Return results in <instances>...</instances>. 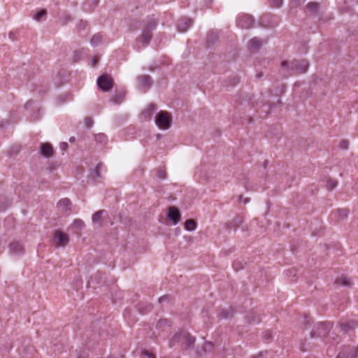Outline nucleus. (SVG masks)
Listing matches in <instances>:
<instances>
[{"label": "nucleus", "mask_w": 358, "mask_h": 358, "mask_svg": "<svg viewBox=\"0 0 358 358\" xmlns=\"http://www.w3.org/2000/svg\"><path fill=\"white\" fill-rule=\"evenodd\" d=\"M262 45L261 41L258 38H252L250 41V47L251 49L256 50Z\"/></svg>", "instance_id": "18"}, {"label": "nucleus", "mask_w": 358, "mask_h": 358, "mask_svg": "<svg viewBox=\"0 0 358 358\" xmlns=\"http://www.w3.org/2000/svg\"><path fill=\"white\" fill-rule=\"evenodd\" d=\"M335 285L337 286H342V287H350L352 286L353 282L350 278L342 275L339 277H338L335 280Z\"/></svg>", "instance_id": "11"}, {"label": "nucleus", "mask_w": 358, "mask_h": 358, "mask_svg": "<svg viewBox=\"0 0 358 358\" xmlns=\"http://www.w3.org/2000/svg\"><path fill=\"white\" fill-rule=\"evenodd\" d=\"M70 204V201L68 199H62L59 201V205H62L64 206H68Z\"/></svg>", "instance_id": "26"}, {"label": "nucleus", "mask_w": 358, "mask_h": 358, "mask_svg": "<svg viewBox=\"0 0 358 358\" xmlns=\"http://www.w3.org/2000/svg\"><path fill=\"white\" fill-rule=\"evenodd\" d=\"M254 20L249 15H243L238 19L237 24L243 29H250L252 27Z\"/></svg>", "instance_id": "8"}, {"label": "nucleus", "mask_w": 358, "mask_h": 358, "mask_svg": "<svg viewBox=\"0 0 358 358\" xmlns=\"http://www.w3.org/2000/svg\"><path fill=\"white\" fill-rule=\"evenodd\" d=\"M145 355L148 357V358H155V356L154 355H152V353L150 352H145Z\"/></svg>", "instance_id": "32"}, {"label": "nucleus", "mask_w": 358, "mask_h": 358, "mask_svg": "<svg viewBox=\"0 0 358 358\" xmlns=\"http://www.w3.org/2000/svg\"><path fill=\"white\" fill-rule=\"evenodd\" d=\"M96 140L104 141L106 139V136L103 134H99L96 137Z\"/></svg>", "instance_id": "28"}, {"label": "nucleus", "mask_w": 358, "mask_h": 358, "mask_svg": "<svg viewBox=\"0 0 358 358\" xmlns=\"http://www.w3.org/2000/svg\"><path fill=\"white\" fill-rule=\"evenodd\" d=\"M92 62H93V66H95L96 63L97 62V59H96V58H94V59L92 60Z\"/></svg>", "instance_id": "38"}, {"label": "nucleus", "mask_w": 358, "mask_h": 358, "mask_svg": "<svg viewBox=\"0 0 358 358\" xmlns=\"http://www.w3.org/2000/svg\"><path fill=\"white\" fill-rule=\"evenodd\" d=\"M268 17V15H264L262 17V22L263 23L266 22V19Z\"/></svg>", "instance_id": "33"}, {"label": "nucleus", "mask_w": 358, "mask_h": 358, "mask_svg": "<svg viewBox=\"0 0 358 358\" xmlns=\"http://www.w3.org/2000/svg\"><path fill=\"white\" fill-rule=\"evenodd\" d=\"M86 124L88 127H90L92 124V120L91 118L86 119Z\"/></svg>", "instance_id": "30"}, {"label": "nucleus", "mask_w": 358, "mask_h": 358, "mask_svg": "<svg viewBox=\"0 0 358 358\" xmlns=\"http://www.w3.org/2000/svg\"><path fill=\"white\" fill-rule=\"evenodd\" d=\"M357 327V324L355 321H351L346 323H343L341 325V329L344 332H348L350 330H352Z\"/></svg>", "instance_id": "15"}, {"label": "nucleus", "mask_w": 358, "mask_h": 358, "mask_svg": "<svg viewBox=\"0 0 358 358\" xmlns=\"http://www.w3.org/2000/svg\"><path fill=\"white\" fill-rule=\"evenodd\" d=\"M196 222L192 219L187 220L185 222V229L187 231H194L196 229Z\"/></svg>", "instance_id": "16"}, {"label": "nucleus", "mask_w": 358, "mask_h": 358, "mask_svg": "<svg viewBox=\"0 0 358 358\" xmlns=\"http://www.w3.org/2000/svg\"><path fill=\"white\" fill-rule=\"evenodd\" d=\"M103 210H99L94 213L92 217L93 222H99L101 219L102 214L103 213Z\"/></svg>", "instance_id": "23"}, {"label": "nucleus", "mask_w": 358, "mask_h": 358, "mask_svg": "<svg viewBox=\"0 0 358 358\" xmlns=\"http://www.w3.org/2000/svg\"><path fill=\"white\" fill-rule=\"evenodd\" d=\"M100 166H101V165H98L96 168V172L97 176H99V170Z\"/></svg>", "instance_id": "36"}, {"label": "nucleus", "mask_w": 358, "mask_h": 358, "mask_svg": "<svg viewBox=\"0 0 358 358\" xmlns=\"http://www.w3.org/2000/svg\"><path fill=\"white\" fill-rule=\"evenodd\" d=\"M322 185L329 191L334 190L338 185V182L336 179L331 178L329 176L324 177L322 180Z\"/></svg>", "instance_id": "10"}, {"label": "nucleus", "mask_w": 358, "mask_h": 358, "mask_svg": "<svg viewBox=\"0 0 358 358\" xmlns=\"http://www.w3.org/2000/svg\"><path fill=\"white\" fill-rule=\"evenodd\" d=\"M138 80L141 83L145 84L148 86L150 85V78L148 76H141L139 77Z\"/></svg>", "instance_id": "22"}, {"label": "nucleus", "mask_w": 358, "mask_h": 358, "mask_svg": "<svg viewBox=\"0 0 358 358\" xmlns=\"http://www.w3.org/2000/svg\"><path fill=\"white\" fill-rule=\"evenodd\" d=\"M306 0H290V3L293 6H299L305 2Z\"/></svg>", "instance_id": "25"}, {"label": "nucleus", "mask_w": 358, "mask_h": 358, "mask_svg": "<svg viewBox=\"0 0 358 358\" xmlns=\"http://www.w3.org/2000/svg\"><path fill=\"white\" fill-rule=\"evenodd\" d=\"M194 341V338L186 331L176 334L173 338V342L185 343L187 346H190Z\"/></svg>", "instance_id": "5"}, {"label": "nucleus", "mask_w": 358, "mask_h": 358, "mask_svg": "<svg viewBox=\"0 0 358 358\" xmlns=\"http://www.w3.org/2000/svg\"><path fill=\"white\" fill-rule=\"evenodd\" d=\"M148 110L152 113V111H154V110H155V106H154V105H150V106H149Z\"/></svg>", "instance_id": "31"}, {"label": "nucleus", "mask_w": 358, "mask_h": 358, "mask_svg": "<svg viewBox=\"0 0 358 358\" xmlns=\"http://www.w3.org/2000/svg\"><path fill=\"white\" fill-rule=\"evenodd\" d=\"M282 66H285L287 65V61H284L282 62L281 64Z\"/></svg>", "instance_id": "37"}, {"label": "nucleus", "mask_w": 358, "mask_h": 358, "mask_svg": "<svg viewBox=\"0 0 358 358\" xmlns=\"http://www.w3.org/2000/svg\"><path fill=\"white\" fill-rule=\"evenodd\" d=\"M102 40V36L100 34H95L91 39V43L93 45H98Z\"/></svg>", "instance_id": "19"}, {"label": "nucleus", "mask_w": 358, "mask_h": 358, "mask_svg": "<svg viewBox=\"0 0 358 358\" xmlns=\"http://www.w3.org/2000/svg\"><path fill=\"white\" fill-rule=\"evenodd\" d=\"M332 327L329 322H319L317 324V334L320 337H325L328 335Z\"/></svg>", "instance_id": "7"}, {"label": "nucleus", "mask_w": 358, "mask_h": 358, "mask_svg": "<svg viewBox=\"0 0 358 358\" xmlns=\"http://www.w3.org/2000/svg\"><path fill=\"white\" fill-rule=\"evenodd\" d=\"M308 69V64L306 62H301L300 64V66L297 67L296 70L299 73H305Z\"/></svg>", "instance_id": "21"}, {"label": "nucleus", "mask_w": 358, "mask_h": 358, "mask_svg": "<svg viewBox=\"0 0 358 358\" xmlns=\"http://www.w3.org/2000/svg\"><path fill=\"white\" fill-rule=\"evenodd\" d=\"M40 150L41 155L47 157H50L53 152L52 147L48 143H41Z\"/></svg>", "instance_id": "13"}, {"label": "nucleus", "mask_w": 358, "mask_h": 358, "mask_svg": "<svg viewBox=\"0 0 358 358\" xmlns=\"http://www.w3.org/2000/svg\"><path fill=\"white\" fill-rule=\"evenodd\" d=\"M358 347L346 346L344 347L341 352L338 355L337 358H357Z\"/></svg>", "instance_id": "4"}, {"label": "nucleus", "mask_w": 358, "mask_h": 358, "mask_svg": "<svg viewBox=\"0 0 358 358\" xmlns=\"http://www.w3.org/2000/svg\"><path fill=\"white\" fill-rule=\"evenodd\" d=\"M206 345H208V346H209V347H211V346H212V345H211V343H207V344H206Z\"/></svg>", "instance_id": "41"}, {"label": "nucleus", "mask_w": 358, "mask_h": 358, "mask_svg": "<svg viewBox=\"0 0 358 358\" xmlns=\"http://www.w3.org/2000/svg\"><path fill=\"white\" fill-rule=\"evenodd\" d=\"M10 250L13 253H20L23 250V247L19 243H13L10 245Z\"/></svg>", "instance_id": "17"}, {"label": "nucleus", "mask_w": 358, "mask_h": 358, "mask_svg": "<svg viewBox=\"0 0 358 358\" xmlns=\"http://www.w3.org/2000/svg\"><path fill=\"white\" fill-rule=\"evenodd\" d=\"M168 216L174 224H176L180 220V213L178 208L174 206L169 208Z\"/></svg>", "instance_id": "12"}, {"label": "nucleus", "mask_w": 358, "mask_h": 358, "mask_svg": "<svg viewBox=\"0 0 358 358\" xmlns=\"http://www.w3.org/2000/svg\"><path fill=\"white\" fill-rule=\"evenodd\" d=\"M233 266H234V268L235 269H238V268L236 267V263L234 264Z\"/></svg>", "instance_id": "40"}, {"label": "nucleus", "mask_w": 358, "mask_h": 358, "mask_svg": "<svg viewBox=\"0 0 358 358\" xmlns=\"http://www.w3.org/2000/svg\"><path fill=\"white\" fill-rule=\"evenodd\" d=\"M273 7L279 8L282 6V0H270Z\"/></svg>", "instance_id": "24"}, {"label": "nucleus", "mask_w": 358, "mask_h": 358, "mask_svg": "<svg viewBox=\"0 0 358 358\" xmlns=\"http://www.w3.org/2000/svg\"><path fill=\"white\" fill-rule=\"evenodd\" d=\"M314 6H315V11L317 10V4L315 2V4H314Z\"/></svg>", "instance_id": "39"}, {"label": "nucleus", "mask_w": 358, "mask_h": 358, "mask_svg": "<svg viewBox=\"0 0 358 358\" xmlns=\"http://www.w3.org/2000/svg\"><path fill=\"white\" fill-rule=\"evenodd\" d=\"M192 20L188 17H182L178 21L177 27L179 31L185 32L192 25Z\"/></svg>", "instance_id": "9"}, {"label": "nucleus", "mask_w": 358, "mask_h": 358, "mask_svg": "<svg viewBox=\"0 0 358 358\" xmlns=\"http://www.w3.org/2000/svg\"><path fill=\"white\" fill-rule=\"evenodd\" d=\"M45 15H46V11L45 10H40L36 13L34 17L36 20L39 21Z\"/></svg>", "instance_id": "20"}, {"label": "nucleus", "mask_w": 358, "mask_h": 358, "mask_svg": "<svg viewBox=\"0 0 358 358\" xmlns=\"http://www.w3.org/2000/svg\"><path fill=\"white\" fill-rule=\"evenodd\" d=\"M97 85L103 92L110 90L113 85V80L110 76L103 74L99 77L97 80Z\"/></svg>", "instance_id": "2"}, {"label": "nucleus", "mask_w": 358, "mask_h": 358, "mask_svg": "<svg viewBox=\"0 0 358 358\" xmlns=\"http://www.w3.org/2000/svg\"><path fill=\"white\" fill-rule=\"evenodd\" d=\"M172 122L171 115L166 111H160L155 117V123L161 129H167Z\"/></svg>", "instance_id": "1"}, {"label": "nucleus", "mask_w": 358, "mask_h": 358, "mask_svg": "<svg viewBox=\"0 0 358 358\" xmlns=\"http://www.w3.org/2000/svg\"><path fill=\"white\" fill-rule=\"evenodd\" d=\"M69 238L66 234L57 230L54 233V244L57 247L65 246L69 243Z\"/></svg>", "instance_id": "6"}, {"label": "nucleus", "mask_w": 358, "mask_h": 358, "mask_svg": "<svg viewBox=\"0 0 358 358\" xmlns=\"http://www.w3.org/2000/svg\"><path fill=\"white\" fill-rule=\"evenodd\" d=\"M348 215V210L342 208L338 209L333 213V215L337 220H343L347 218Z\"/></svg>", "instance_id": "14"}, {"label": "nucleus", "mask_w": 358, "mask_h": 358, "mask_svg": "<svg viewBox=\"0 0 358 358\" xmlns=\"http://www.w3.org/2000/svg\"><path fill=\"white\" fill-rule=\"evenodd\" d=\"M340 147L342 148V149H347L348 147V142L345 140H343L341 142V144H340Z\"/></svg>", "instance_id": "27"}, {"label": "nucleus", "mask_w": 358, "mask_h": 358, "mask_svg": "<svg viewBox=\"0 0 358 358\" xmlns=\"http://www.w3.org/2000/svg\"><path fill=\"white\" fill-rule=\"evenodd\" d=\"M67 147V144L66 143H63L61 144V148L62 149H65Z\"/></svg>", "instance_id": "35"}, {"label": "nucleus", "mask_w": 358, "mask_h": 358, "mask_svg": "<svg viewBox=\"0 0 358 358\" xmlns=\"http://www.w3.org/2000/svg\"><path fill=\"white\" fill-rule=\"evenodd\" d=\"M156 27V22L155 20H151L150 22H148L145 29L143 31L141 41L143 44L146 45L148 43V42L150 41L152 38V33L151 31L154 29Z\"/></svg>", "instance_id": "3"}, {"label": "nucleus", "mask_w": 358, "mask_h": 358, "mask_svg": "<svg viewBox=\"0 0 358 358\" xmlns=\"http://www.w3.org/2000/svg\"><path fill=\"white\" fill-rule=\"evenodd\" d=\"M74 224L76 226H78V227H82L83 225V222L81 220H76L74 222Z\"/></svg>", "instance_id": "29"}, {"label": "nucleus", "mask_w": 358, "mask_h": 358, "mask_svg": "<svg viewBox=\"0 0 358 358\" xmlns=\"http://www.w3.org/2000/svg\"><path fill=\"white\" fill-rule=\"evenodd\" d=\"M313 3H312V2H310V3L308 4L307 8H308V10H311V9H312V8H313Z\"/></svg>", "instance_id": "34"}]
</instances>
